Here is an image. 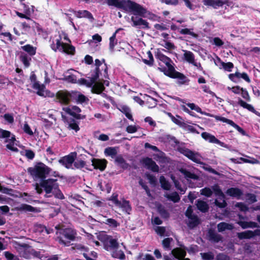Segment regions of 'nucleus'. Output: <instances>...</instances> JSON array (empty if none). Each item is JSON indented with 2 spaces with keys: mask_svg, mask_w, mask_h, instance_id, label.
Returning a JSON list of instances; mask_svg holds the SVG:
<instances>
[{
  "mask_svg": "<svg viewBox=\"0 0 260 260\" xmlns=\"http://www.w3.org/2000/svg\"><path fill=\"white\" fill-rule=\"evenodd\" d=\"M32 88L38 90L37 91V94L38 95L43 97L46 96V95L44 94L45 86L44 84H40L39 83H35L33 84Z\"/></svg>",
  "mask_w": 260,
  "mask_h": 260,
  "instance_id": "37",
  "label": "nucleus"
},
{
  "mask_svg": "<svg viewBox=\"0 0 260 260\" xmlns=\"http://www.w3.org/2000/svg\"><path fill=\"white\" fill-rule=\"evenodd\" d=\"M208 234L209 240L212 242L218 243L222 239V236L216 233L213 229H210L208 230Z\"/></svg>",
  "mask_w": 260,
  "mask_h": 260,
  "instance_id": "25",
  "label": "nucleus"
},
{
  "mask_svg": "<svg viewBox=\"0 0 260 260\" xmlns=\"http://www.w3.org/2000/svg\"><path fill=\"white\" fill-rule=\"evenodd\" d=\"M111 256L115 258H118L120 260H125V255L123 251L121 250H119L118 248L112 249Z\"/></svg>",
  "mask_w": 260,
  "mask_h": 260,
  "instance_id": "32",
  "label": "nucleus"
},
{
  "mask_svg": "<svg viewBox=\"0 0 260 260\" xmlns=\"http://www.w3.org/2000/svg\"><path fill=\"white\" fill-rule=\"evenodd\" d=\"M106 2L109 6H114L118 9L126 10L127 0H107Z\"/></svg>",
  "mask_w": 260,
  "mask_h": 260,
  "instance_id": "20",
  "label": "nucleus"
},
{
  "mask_svg": "<svg viewBox=\"0 0 260 260\" xmlns=\"http://www.w3.org/2000/svg\"><path fill=\"white\" fill-rule=\"evenodd\" d=\"M217 228L218 232H222L226 230H233L234 228V226L232 224L226 223L224 222H221L217 224Z\"/></svg>",
  "mask_w": 260,
  "mask_h": 260,
  "instance_id": "35",
  "label": "nucleus"
},
{
  "mask_svg": "<svg viewBox=\"0 0 260 260\" xmlns=\"http://www.w3.org/2000/svg\"><path fill=\"white\" fill-rule=\"evenodd\" d=\"M21 48L27 52L30 56L35 55L36 53L37 48L30 44H27L21 46Z\"/></svg>",
  "mask_w": 260,
  "mask_h": 260,
  "instance_id": "38",
  "label": "nucleus"
},
{
  "mask_svg": "<svg viewBox=\"0 0 260 260\" xmlns=\"http://www.w3.org/2000/svg\"><path fill=\"white\" fill-rule=\"evenodd\" d=\"M115 162L123 170H126L129 167V165L126 162L121 155H119L115 157Z\"/></svg>",
  "mask_w": 260,
  "mask_h": 260,
  "instance_id": "27",
  "label": "nucleus"
},
{
  "mask_svg": "<svg viewBox=\"0 0 260 260\" xmlns=\"http://www.w3.org/2000/svg\"><path fill=\"white\" fill-rule=\"evenodd\" d=\"M105 223L113 228H116L119 226V223L115 219L113 218L107 219L105 221Z\"/></svg>",
  "mask_w": 260,
  "mask_h": 260,
  "instance_id": "57",
  "label": "nucleus"
},
{
  "mask_svg": "<svg viewBox=\"0 0 260 260\" xmlns=\"http://www.w3.org/2000/svg\"><path fill=\"white\" fill-rule=\"evenodd\" d=\"M119 110L129 120L134 121V118L131 113V110L127 106H122Z\"/></svg>",
  "mask_w": 260,
  "mask_h": 260,
  "instance_id": "46",
  "label": "nucleus"
},
{
  "mask_svg": "<svg viewBox=\"0 0 260 260\" xmlns=\"http://www.w3.org/2000/svg\"><path fill=\"white\" fill-rule=\"evenodd\" d=\"M20 60L23 63L25 68H28L30 66V61L31 60L30 57L24 52H21L19 56Z\"/></svg>",
  "mask_w": 260,
  "mask_h": 260,
  "instance_id": "39",
  "label": "nucleus"
},
{
  "mask_svg": "<svg viewBox=\"0 0 260 260\" xmlns=\"http://www.w3.org/2000/svg\"><path fill=\"white\" fill-rule=\"evenodd\" d=\"M15 141V136L13 135H12V136H10V138L6 139L5 140V142L9 143L6 145L7 148L13 151L17 152L18 151V148L14 147V144Z\"/></svg>",
  "mask_w": 260,
  "mask_h": 260,
  "instance_id": "29",
  "label": "nucleus"
},
{
  "mask_svg": "<svg viewBox=\"0 0 260 260\" xmlns=\"http://www.w3.org/2000/svg\"><path fill=\"white\" fill-rule=\"evenodd\" d=\"M51 47L55 52L58 50L60 52L72 55H74L76 52L75 47L74 46L61 42L60 39H56V45L53 44L51 45Z\"/></svg>",
  "mask_w": 260,
  "mask_h": 260,
  "instance_id": "3",
  "label": "nucleus"
},
{
  "mask_svg": "<svg viewBox=\"0 0 260 260\" xmlns=\"http://www.w3.org/2000/svg\"><path fill=\"white\" fill-rule=\"evenodd\" d=\"M51 171V169L42 162H38L32 167L27 169V173L32 177L35 181L40 182L46 178Z\"/></svg>",
  "mask_w": 260,
  "mask_h": 260,
  "instance_id": "2",
  "label": "nucleus"
},
{
  "mask_svg": "<svg viewBox=\"0 0 260 260\" xmlns=\"http://www.w3.org/2000/svg\"><path fill=\"white\" fill-rule=\"evenodd\" d=\"M212 188L216 196L221 197L222 199L225 198L224 193L217 184L213 186Z\"/></svg>",
  "mask_w": 260,
  "mask_h": 260,
  "instance_id": "55",
  "label": "nucleus"
},
{
  "mask_svg": "<svg viewBox=\"0 0 260 260\" xmlns=\"http://www.w3.org/2000/svg\"><path fill=\"white\" fill-rule=\"evenodd\" d=\"M182 128L192 133L199 134V132L192 125H188L184 122Z\"/></svg>",
  "mask_w": 260,
  "mask_h": 260,
  "instance_id": "62",
  "label": "nucleus"
},
{
  "mask_svg": "<svg viewBox=\"0 0 260 260\" xmlns=\"http://www.w3.org/2000/svg\"><path fill=\"white\" fill-rule=\"evenodd\" d=\"M167 76L172 79H178V83L181 85L188 84L190 81L183 74L176 71L175 69Z\"/></svg>",
  "mask_w": 260,
  "mask_h": 260,
  "instance_id": "11",
  "label": "nucleus"
},
{
  "mask_svg": "<svg viewBox=\"0 0 260 260\" xmlns=\"http://www.w3.org/2000/svg\"><path fill=\"white\" fill-rule=\"evenodd\" d=\"M59 234L61 235L65 239L69 240L68 241H66L62 239L61 237H58L59 239V243L66 246L70 245V241L75 240L76 238V235L77 234L76 231L71 228L60 229Z\"/></svg>",
  "mask_w": 260,
  "mask_h": 260,
  "instance_id": "5",
  "label": "nucleus"
},
{
  "mask_svg": "<svg viewBox=\"0 0 260 260\" xmlns=\"http://www.w3.org/2000/svg\"><path fill=\"white\" fill-rule=\"evenodd\" d=\"M77 157L76 152H71L69 154L61 157L58 162L64 166L67 169H70Z\"/></svg>",
  "mask_w": 260,
  "mask_h": 260,
  "instance_id": "8",
  "label": "nucleus"
},
{
  "mask_svg": "<svg viewBox=\"0 0 260 260\" xmlns=\"http://www.w3.org/2000/svg\"><path fill=\"white\" fill-rule=\"evenodd\" d=\"M171 253L176 258L178 259L179 260H181L186 255L185 250L181 249V248H176L173 249L172 250Z\"/></svg>",
  "mask_w": 260,
  "mask_h": 260,
  "instance_id": "28",
  "label": "nucleus"
},
{
  "mask_svg": "<svg viewBox=\"0 0 260 260\" xmlns=\"http://www.w3.org/2000/svg\"><path fill=\"white\" fill-rule=\"evenodd\" d=\"M19 210L31 212H36L38 211L37 208L31 206V205L25 204H21L19 207Z\"/></svg>",
  "mask_w": 260,
  "mask_h": 260,
  "instance_id": "52",
  "label": "nucleus"
},
{
  "mask_svg": "<svg viewBox=\"0 0 260 260\" xmlns=\"http://www.w3.org/2000/svg\"><path fill=\"white\" fill-rule=\"evenodd\" d=\"M146 176L151 185H152L153 186H155L156 185L157 179L154 176L150 174H146Z\"/></svg>",
  "mask_w": 260,
  "mask_h": 260,
  "instance_id": "63",
  "label": "nucleus"
},
{
  "mask_svg": "<svg viewBox=\"0 0 260 260\" xmlns=\"http://www.w3.org/2000/svg\"><path fill=\"white\" fill-rule=\"evenodd\" d=\"M104 153L106 156H111L113 158L116 155L117 151L115 147H109L105 149Z\"/></svg>",
  "mask_w": 260,
  "mask_h": 260,
  "instance_id": "48",
  "label": "nucleus"
},
{
  "mask_svg": "<svg viewBox=\"0 0 260 260\" xmlns=\"http://www.w3.org/2000/svg\"><path fill=\"white\" fill-rule=\"evenodd\" d=\"M57 179L48 178L44 179L40 182V186H41L46 192L45 197H51L52 195L49 194L51 193L53 194L55 198L63 200L64 196L59 187V184L57 182Z\"/></svg>",
  "mask_w": 260,
  "mask_h": 260,
  "instance_id": "1",
  "label": "nucleus"
},
{
  "mask_svg": "<svg viewBox=\"0 0 260 260\" xmlns=\"http://www.w3.org/2000/svg\"><path fill=\"white\" fill-rule=\"evenodd\" d=\"M202 137L206 141H208L211 143H215L219 145L222 147H225L224 143L221 142L217 139L214 136L208 133L207 132H203L201 134Z\"/></svg>",
  "mask_w": 260,
  "mask_h": 260,
  "instance_id": "18",
  "label": "nucleus"
},
{
  "mask_svg": "<svg viewBox=\"0 0 260 260\" xmlns=\"http://www.w3.org/2000/svg\"><path fill=\"white\" fill-rule=\"evenodd\" d=\"M180 171L184 175L186 179H191L193 180H198L199 179V176L197 175L186 169H181Z\"/></svg>",
  "mask_w": 260,
  "mask_h": 260,
  "instance_id": "42",
  "label": "nucleus"
},
{
  "mask_svg": "<svg viewBox=\"0 0 260 260\" xmlns=\"http://www.w3.org/2000/svg\"><path fill=\"white\" fill-rule=\"evenodd\" d=\"M128 9L135 15H139L141 17L144 16L147 12L145 8L142 6L131 0H127L126 10Z\"/></svg>",
  "mask_w": 260,
  "mask_h": 260,
  "instance_id": "6",
  "label": "nucleus"
},
{
  "mask_svg": "<svg viewBox=\"0 0 260 260\" xmlns=\"http://www.w3.org/2000/svg\"><path fill=\"white\" fill-rule=\"evenodd\" d=\"M225 193L232 198H235L237 199H240L243 193L241 189L237 187H231L228 188L225 191Z\"/></svg>",
  "mask_w": 260,
  "mask_h": 260,
  "instance_id": "21",
  "label": "nucleus"
},
{
  "mask_svg": "<svg viewBox=\"0 0 260 260\" xmlns=\"http://www.w3.org/2000/svg\"><path fill=\"white\" fill-rule=\"evenodd\" d=\"M216 260H231V258L227 254L219 253L216 255Z\"/></svg>",
  "mask_w": 260,
  "mask_h": 260,
  "instance_id": "64",
  "label": "nucleus"
},
{
  "mask_svg": "<svg viewBox=\"0 0 260 260\" xmlns=\"http://www.w3.org/2000/svg\"><path fill=\"white\" fill-rule=\"evenodd\" d=\"M155 56L157 59L164 62L167 67L168 68L166 67L158 68V70L162 72L166 76H167L168 74L171 73L175 69L171 64L173 63L171 59L164 55L161 52L158 51L155 54Z\"/></svg>",
  "mask_w": 260,
  "mask_h": 260,
  "instance_id": "4",
  "label": "nucleus"
},
{
  "mask_svg": "<svg viewBox=\"0 0 260 260\" xmlns=\"http://www.w3.org/2000/svg\"><path fill=\"white\" fill-rule=\"evenodd\" d=\"M173 241L172 238H166L162 241V245L164 248L166 250L171 249V242Z\"/></svg>",
  "mask_w": 260,
  "mask_h": 260,
  "instance_id": "58",
  "label": "nucleus"
},
{
  "mask_svg": "<svg viewBox=\"0 0 260 260\" xmlns=\"http://www.w3.org/2000/svg\"><path fill=\"white\" fill-rule=\"evenodd\" d=\"M178 150L180 153L192 161L199 164H203L201 160V156L198 152H195L184 147H179Z\"/></svg>",
  "mask_w": 260,
  "mask_h": 260,
  "instance_id": "7",
  "label": "nucleus"
},
{
  "mask_svg": "<svg viewBox=\"0 0 260 260\" xmlns=\"http://www.w3.org/2000/svg\"><path fill=\"white\" fill-rule=\"evenodd\" d=\"M200 255L203 260H213L214 258V255L211 251L202 252Z\"/></svg>",
  "mask_w": 260,
  "mask_h": 260,
  "instance_id": "56",
  "label": "nucleus"
},
{
  "mask_svg": "<svg viewBox=\"0 0 260 260\" xmlns=\"http://www.w3.org/2000/svg\"><path fill=\"white\" fill-rule=\"evenodd\" d=\"M165 197L175 203H178L180 200V197L176 191H174L171 194H166Z\"/></svg>",
  "mask_w": 260,
  "mask_h": 260,
  "instance_id": "43",
  "label": "nucleus"
},
{
  "mask_svg": "<svg viewBox=\"0 0 260 260\" xmlns=\"http://www.w3.org/2000/svg\"><path fill=\"white\" fill-rule=\"evenodd\" d=\"M117 206L123 209V210H125L128 214L129 213V212L132 210L129 201L124 199L123 200L122 203L120 202V205H117Z\"/></svg>",
  "mask_w": 260,
  "mask_h": 260,
  "instance_id": "47",
  "label": "nucleus"
},
{
  "mask_svg": "<svg viewBox=\"0 0 260 260\" xmlns=\"http://www.w3.org/2000/svg\"><path fill=\"white\" fill-rule=\"evenodd\" d=\"M62 118L64 121L68 125V128L70 129L74 130L76 132H78L80 129L78 123L75 121V120L71 117H67L65 116L62 115Z\"/></svg>",
  "mask_w": 260,
  "mask_h": 260,
  "instance_id": "19",
  "label": "nucleus"
},
{
  "mask_svg": "<svg viewBox=\"0 0 260 260\" xmlns=\"http://www.w3.org/2000/svg\"><path fill=\"white\" fill-rule=\"evenodd\" d=\"M91 161L93 168L95 170H99L102 172L106 169L108 164V161L104 158H92Z\"/></svg>",
  "mask_w": 260,
  "mask_h": 260,
  "instance_id": "15",
  "label": "nucleus"
},
{
  "mask_svg": "<svg viewBox=\"0 0 260 260\" xmlns=\"http://www.w3.org/2000/svg\"><path fill=\"white\" fill-rule=\"evenodd\" d=\"M157 210L159 214L163 218L167 219L170 217V214L169 212L162 205H160L157 207Z\"/></svg>",
  "mask_w": 260,
  "mask_h": 260,
  "instance_id": "51",
  "label": "nucleus"
},
{
  "mask_svg": "<svg viewBox=\"0 0 260 260\" xmlns=\"http://www.w3.org/2000/svg\"><path fill=\"white\" fill-rule=\"evenodd\" d=\"M131 20L133 22V26H138L143 25V28H150V27L149 26V23L146 20L143 19L141 18L132 16L131 17Z\"/></svg>",
  "mask_w": 260,
  "mask_h": 260,
  "instance_id": "22",
  "label": "nucleus"
},
{
  "mask_svg": "<svg viewBox=\"0 0 260 260\" xmlns=\"http://www.w3.org/2000/svg\"><path fill=\"white\" fill-rule=\"evenodd\" d=\"M91 87H92V93L97 94H101L105 90V87L102 81L95 82Z\"/></svg>",
  "mask_w": 260,
  "mask_h": 260,
  "instance_id": "24",
  "label": "nucleus"
},
{
  "mask_svg": "<svg viewBox=\"0 0 260 260\" xmlns=\"http://www.w3.org/2000/svg\"><path fill=\"white\" fill-rule=\"evenodd\" d=\"M214 118L216 120L220 121L223 122H225L229 124V125L234 127L236 129H237L240 133H241L243 135H245V131L242 127H241L238 124L235 123L233 120L228 119L225 117H221L218 115L214 116Z\"/></svg>",
  "mask_w": 260,
  "mask_h": 260,
  "instance_id": "16",
  "label": "nucleus"
},
{
  "mask_svg": "<svg viewBox=\"0 0 260 260\" xmlns=\"http://www.w3.org/2000/svg\"><path fill=\"white\" fill-rule=\"evenodd\" d=\"M184 59L189 63L193 66H197V62L194 60V55L193 53L189 51H185L184 53Z\"/></svg>",
  "mask_w": 260,
  "mask_h": 260,
  "instance_id": "36",
  "label": "nucleus"
},
{
  "mask_svg": "<svg viewBox=\"0 0 260 260\" xmlns=\"http://www.w3.org/2000/svg\"><path fill=\"white\" fill-rule=\"evenodd\" d=\"M69 98L70 102H73L80 104L88 100V98L81 92L74 90L69 91Z\"/></svg>",
  "mask_w": 260,
  "mask_h": 260,
  "instance_id": "9",
  "label": "nucleus"
},
{
  "mask_svg": "<svg viewBox=\"0 0 260 260\" xmlns=\"http://www.w3.org/2000/svg\"><path fill=\"white\" fill-rule=\"evenodd\" d=\"M147 53L149 59L147 60L146 59H142V61L145 64L148 65L150 67L152 66L153 65V63H154V59H153V55L150 51H148Z\"/></svg>",
  "mask_w": 260,
  "mask_h": 260,
  "instance_id": "54",
  "label": "nucleus"
},
{
  "mask_svg": "<svg viewBox=\"0 0 260 260\" xmlns=\"http://www.w3.org/2000/svg\"><path fill=\"white\" fill-rule=\"evenodd\" d=\"M56 98L59 102L62 105H67L70 103L69 91H58L56 94Z\"/></svg>",
  "mask_w": 260,
  "mask_h": 260,
  "instance_id": "17",
  "label": "nucleus"
},
{
  "mask_svg": "<svg viewBox=\"0 0 260 260\" xmlns=\"http://www.w3.org/2000/svg\"><path fill=\"white\" fill-rule=\"evenodd\" d=\"M193 30V28H185L181 29L179 32L182 35H189L192 36L193 38L197 39L199 37V35L193 32L192 30Z\"/></svg>",
  "mask_w": 260,
  "mask_h": 260,
  "instance_id": "50",
  "label": "nucleus"
},
{
  "mask_svg": "<svg viewBox=\"0 0 260 260\" xmlns=\"http://www.w3.org/2000/svg\"><path fill=\"white\" fill-rule=\"evenodd\" d=\"M213 193V191L209 187H205L201 190V194L206 197H210Z\"/></svg>",
  "mask_w": 260,
  "mask_h": 260,
  "instance_id": "61",
  "label": "nucleus"
},
{
  "mask_svg": "<svg viewBox=\"0 0 260 260\" xmlns=\"http://www.w3.org/2000/svg\"><path fill=\"white\" fill-rule=\"evenodd\" d=\"M189 219L190 220L188 223V226L190 229H193L196 228L200 223V219L196 215Z\"/></svg>",
  "mask_w": 260,
  "mask_h": 260,
  "instance_id": "45",
  "label": "nucleus"
},
{
  "mask_svg": "<svg viewBox=\"0 0 260 260\" xmlns=\"http://www.w3.org/2000/svg\"><path fill=\"white\" fill-rule=\"evenodd\" d=\"M196 205L198 209L203 213H206L209 210L208 204L204 201L198 200Z\"/></svg>",
  "mask_w": 260,
  "mask_h": 260,
  "instance_id": "33",
  "label": "nucleus"
},
{
  "mask_svg": "<svg viewBox=\"0 0 260 260\" xmlns=\"http://www.w3.org/2000/svg\"><path fill=\"white\" fill-rule=\"evenodd\" d=\"M186 105L188 107H189L191 110H194L197 112L200 113L203 115L213 118H214V116H216L210 113L202 111L201 108H200L199 106H196L194 103H187L186 104Z\"/></svg>",
  "mask_w": 260,
  "mask_h": 260,
  "instance_id": "31",
  "label": "nucleus"
},
{
  "mask_svg": "<svg viewBox=\"0 0 260 260\" xmlns=\"http://www.w3.org/2000/svg\"><path fill=\"white\" fill-rule=\"evenodd\" d=\"M145 99L149 108H154L157 105V100L150 95H146Z\"/></svg>",
  "mask_w": 260,
  "mask_h": 260,
  "instance_id": "44",
  "label": "nucleus"
},
{
  "mask_svg": "<svg viewBox=\"0 0 260 260\" xmlns=\"http://www.w3.org/2000/svg\"><path fill=\"white\" fill-rule=\"evenodd\" d=\"M203 3L204 5L212 7L214 9L223 6L222 0H203Z\"/></svg>",
  "mask_w": 260,
  "mask_h": 260,
  "instance_id": "26",
  "label": "nucleus"
},
{
  "mask_svg": "<svg viewBox=\"0 0 260 260\" xmlns=\"http://www.w3.org/2000/svg\"><path fill=\"white\" fill-rule=\"evenodd\" d=\"M74 167L77 169H81L84 168L86 165L85 161L81 159H77L73 162Z\"/></svg>",
  "mask_w": 260,
  "mask_h": 260,
  "instance_id": "59",
  "label": "nucleus"
},
{
  "mask_svg": "<svg viewBox=\"0 0 260 260\" xmlns=\"http://www.w3.org/2000/svg\"><path fill=\"white\" fill-rule=\"evenodd\" d=\"M229 78L234 83H238L240 81V79L242 78L246 82L249 83L251 82V80L248 76V74L243 72L241 73L239 72H236L234 74H230L228 76Z\"/></svg>",
  "mask_w": 260,
  "mask_h": 260,
  "instance_id": "12",
  "label": "nucleus"
},
{
  "mask_svg": "<svg viewBox=\"0 0 260 260\" xmlns=\"http://www.w3.org/2000/svg\"><path fill=\"white\" fill-rule=\"evenodd\" d=\"M91 77L89 78L91 80L92 83L94 84L97 81L99 78L100 74H102L101 70L98 68H95L94 70H92L90 72Z\"/></svg>",
  "mask_w": 260,
  "mask_h": 260,
  "instance_id": "41",
  "label": "nucleus"
},
{
  "mask_svg": "<svg viewBox=\"0 0 260 260\" xmlns=\"http://www.w3.org/2000/svg\"><path fill=\"white\" fill-rule=\"evenodd\" d=\"M159 182L161 185V187L166 190L170 189L171 185L168 181H167L166 178L164 176H161L159 178Z\"/></svg>",
  "mask_w": 260,
  "mask_h": 260,
  "instance_id": "49",
  "label": "nucleus"
},
{
  "mask_svg": "<svg viewBox=\"0 0 260 260\" xmlns=\"http://www.w3.org/2000/svg\"><path fill=\"white\" fill-rule=\"evenodd\" d=\"M238 104L243 108L246 109L249 111H250L254 113L257 116L260 117V113L259 112L255 110L254 107L251 105L247 103L240 98H239Z\"/></svg>",
  "mask_w": 260,
  "mask_h": 260,
  "instance_id": "23",
  "label": "nucleus"
},
{
  "mask_svg": "<svg viewBox=\"0 0 260 260\" xmlns=\"http://www.w3.org/2000/svg\"><path fill=\"white\" fill-rule=\"evenodd\" d=\"M64 110L67 113L72 116L76 119H83L85 118V115L79 114L81 112V110L77 106H73L71 108L67 107Z\"/></svg>",
  "mask_w": 260,
  "mask_h": 260,
  "instance_id": "13",
  "label": "nucleus"
},
{
  "mask_svg": "<svg viewBox=\"0 0 260 260\" xmlns=\"http://www.w3.org/2000/svg\"><path fill=\"white\" fill-rule=\"evenodd\" d=\"M77 17L78 18H86L91 22H93L94 18L92 14L87 10H79L77 12Z\"/></svg>",
  "mask_w": 260,
  "mask_h": 260,
  "instance_id": "30",
  "label": "nucleus"
},
{
  "mask_svg": "<svg viewBox=\"0 0 260 260\" xmlns=\"http://www.w3.org/2000/svg\"><path fill=\"white\" fill-rule=\"evenodd\" d=\"M104 248L107 251L112 250L113 249L118 248L119 243L117 240L112 237H107L103 242Z\"/></svg>",
  "mask_w": 260,
  "mask_h": 260,
  "instance_id": "14",
  "label": "nucleus"
},
{
  "mask_svg": "<svg viewBox=\"0 0 260 260\" xmlns=\"http://www.w3.org/2000/svg\"><path fill=\"white\" fill-rule=\"evenodd\" d=\"M77 83L80 85H85L87 87H91L93 84L90 79L88 81L84 78H80L77 81Z\"/></svg>",
  "mask_w": 260,
  "mask_h": 260,
  "instance_id": "60",
  "label": "nucleus"
},
{
  "mask_svg": "<svg viewBox=\"0 0 260 260\" xmlns=\"http://www.w3.org/2000/svg\"><path fill=\"white\" fill-rule=\"evenodd\" d=\"M140 162L153 172H158L159 171V167L156 162L153 160L151 158L146 157L142 158Z\"/></svg>",
  "mask_w": 260,
  "mask_h": 260,
  "instance_id": "10",
  "label": "nucleus"
},
{
  "mask_svg": "<svg viewBox=\"0 0 260 260\" xmlns=\"http://www.w3.org/2000/svg\"><path fill=\"white\" fill-rule=\"evenodd\" d=\"M237 236L240 239H250L253 238V232L252 231L248 230L244 232L238 233Z\"/></svg>",
  "mask_w": 260,
  "mask_h": 260,
  "instance_id": "40",
  "label": "nucleus"
},
{
  "mask_svg": "<svg viewBox=\"0 0 260 260\" xmlns=\"http://www.w3.org/2000/svg\"><path fill=\"white\" fill-rule=\"evenodd\" d=\"M62 80L67 81L69 83H77V77L76 75L71 74L69 75H64Z\"/></svg>",
  "mask_w": 260,
  "mask_h": 260,
  "instance_id": "53",
  "label": "nucleus"
},
{
  "mask_svg": "<svg viewBox=\"0 0 260 260\" xmlns=\"http://www.w3.org/2000/svg\"><path fill=\"white\" fill-rule=\"evenodd\" d=\"M121 28L117 29L112 35L109 39V49L111 51H113L114 47L117 44V40L116 39V34Z\"/></svg>",
  "mask_w": 260,
  "mask_h": 260,
  "instance_id": "34",
  "label": "nucleus"
}]
</instances>
